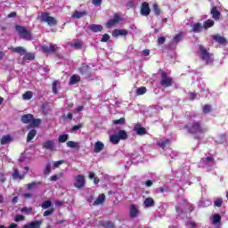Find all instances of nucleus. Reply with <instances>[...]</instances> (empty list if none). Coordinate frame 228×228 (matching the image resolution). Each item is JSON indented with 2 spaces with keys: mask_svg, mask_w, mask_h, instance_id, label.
Returning <instances> with one entry per match:
<instances>
[{
  "mask_svg": "<svg viewBox=\"0 0 228 228\" xmlns=\"http://www.w3.org/2000/svg\"><path fill=\"white\" fill-rule=\"evenodd\" d=\"M147 93V88L146 87H139L137 89V95H143V94H146Z\"/></svg>",
  "mask_w": 228,
  "mask_h": 228,
  "instance_id": "49530a36",
  "label": "nucleus"
},
{
  "mask_svg": "<svg viewBox=\"0 0 228 228\" xmlns=\"http://www.w3.org/2000/svg\"><path fill=\"white\" fill-rule=\"evenodd\" d=\"M134 131H135L136 134H138L139 136H143V134H147V129L142 126L140 123L134 125Z\"/></svg>",
  "mask_w": 228,
  "mask_h": 228,
  "instance_id": "9b49d317",
  "label": "nucleus"
},
{
  "mask_svg": "<svg viewBox=\"0 0 228 228\" xmlns=\"http://www.w3.org/2000/svg\"><path fill=\"white\" fill-rule=\"evenodd\" d=\"M211 111H213V108L211 107V105H209V104H205V105L202 107V112H203L205 115H208V113H211Z\"/></svg>",
  "mask_w": 228,
  "mask_h": 228,
  "instance_id": "72a5a7b5",
  "label": "nucleus"
},
{
  "mask_svg": "<svg viewBox=\"0 0 228 228\" xmlns=\"http://www.w3.org/2000/svg\"><path fill=\"white\" fill-rule=\"evenodd\" d=\"M12 179L14 180L20 179V181H22L24 180V175H20L19 173V169L15 168L13 169Z\"/></svg>",
  "mask_w": 228,
  "mask_h": 228,
  "instance_id": "393cba45",
  "label": "nucleus"
},
{
  "mask_svg": "<svg viewBox=\"0 0 228 228\" xmlns=\"http://www.w3.org/2000/svg\"><path fill=\"white\" fill-rule=\"evenodd\" d=\"M211 15L214 20H220V17L222 16V13L220 12V11H218V8L212 7Z\"/></svg>",
  "mask_w": 228,
  "mask_h": 228,
  "instance_id": "a211bd4d",
  "label": "nucleus"
},
{
  "mask_svg": "<svg viewBox=\"0 0 228 228\" xmlns=\"http://www.w3.org/2000/svg\"><path fill=\"white\" fill-rule=\"evenodd\" d=\"M43 149H46L47 151H56V147L54 146V141L47 140L42 143Z\"/></svg>",
  "mask_w": 228,
  "mask_h": 228,
  "instance_id": "4468645a",
  "label": "nucleus"
},
{
  "mask_svg": "<svg viewBox=\"0 0 228 228\" xmlns=\"http://www.w3.org/2000/svg\"><path fill=\"white\" fill-rule=\"evenodd\" d=\"M181 40H183V32H180L178 34H176L174 38H173V43H170L167 47L168 49H175V47H174V43L175 44H179V42H181Z\"/></svg>",
  "mask_w": 228,
  "mask_h": 228,
  "instance_id": "2eb2a0df",
  "label": "nucleus"
},
{
  "mask_svg": "<svg viewBox=\"0 0 228 228\" xmlns=\"http://www.w3.org/2000/svg\"><path fill=\"white\" fill-rule=\"evenodd\" d=\"M112 124H114V126H124L126 124V118L115 119L112 121Z\"/></svg>",
  "mask_w": 228,
  "mask_h": 228,
  "instance_id": "c9c22d12",
  "label": "nucleus"
},
{
  "mask_svg": "<svg viewBox=\"0 0 228 228\" xmlns=\"http://www.w3.org/2000/svg\"><path fill=\"white\" fill-rule=\"evenodd\" d=\"M58 85H60V82L58 80H55L52 84L53 88V94H58Z\"/></svg>",
  "mask_w": 228,
  "mask_h": 228,
  "instance_id": "a19ab883",
  "label": "nucleus"
},
{
  "mask_svg": "<svg viewBox=\"0 0 228 228\" xmlns=\"http://www.w3.org/2000/svg\"><path fill=\"white\" fill-rule=\"evenodd\" d=\"M103 150H104V143L102 142L98 141L94 143V152H95L96 154H99V152H101Z\"/></svg>",
  "mask_w": 228,
  "mask_h": 228,
  "instance_id": "6ab92c4d",
  "label": "nucleus"
},
{
  "mask_svg": "<svg viewBox=\"0 0 228 228\" xmlns=\"http://www.w3.org/2000/svg\"><path fill=\"white\" fill-rule=\"evenodd\" d=\"M22 98L24 101H29V99L33 98V93L31 91H27L25 94H23Z\"/></svg>",
  "mask_w": 228,
  "mask_h": 228,
  "instance_id": "ea45409f",
  "label": "nucleus"
},
{
  "mask_svg": "<svg viewBox=\"0 0 228 228\" xmlns=\"http://www.w3.org/2000/svg\"><path fill=\"white\" fill-rule=\"evenodd\" d=\"M142 54L144 56H149V54H151V51L149 49H145L142 51Z\"/></svg>",
  "mask_w": 228,
  "mask_h": 228,
  "instance_id": "338daca9",
  "label": "nucleus"
},
{
  "mask_svg": "<svg viewBox=\"0 0 228 228\" xmlns=\"http://www.w3.org/2000/svg\"><path fill=\"white\" fill-rule=\"evenodd\" d=\"M11 51H12V53H16V54L23 56L24 61L28 60L29 61H33V60H35V53H28L26 48L22 46L11 47Z\"/></svg>",
  "mask_w": 228,
  "mask_h": 228,
  "instance_id": "7ed1b4c3",
  "label": "nucleus"
},
{
  "mask_svg": "<svg viewBox=\"0 0 228 228\" xmlns=\"http://www.w3.org/2000/svg\"><path fill=\"white\" fill-rule=\"evenodd\" d=\"M75 188H84L85 186V176L78 175L76 177L75 183H74Z\"/></svg>",
  "mask_w": 228,
  "mask_h": 228,
  "instance_id": "f8f14e48",
  "label": "nucleus"
},
{
  "mask_svg": "<svg viewBox=\"0 0 228 228\" xmlns=\"http://www.w3.org/2000/svg\"><path fill=\"white\" fill-rule=\"evenodd\" d=\"M167 42V38L165 37H160L158 38V45H163Z\"/></svg>",
  "mask_w": 228,
  "mask_h": 228,
  "instance_id": "864d4df0",
  "label": "nucleus"
},
{
  "mask_svg": "<svg viewBox=\"0 0 228 228\" xmlns=\"http://www.w3.org/2000/svg\"><path fill=\"white\" fill-rule=\"evenodd\" d=\"M73 46L75 49H81L83 47V43L82 42H75Z\"/></svg>",
  "mask_w": 228,
  "mask_h": 228,
  "instance_id": "6e6d98bb",
  "label": "nucleus"
},
{
  "mask_svg": "<svg viewBox=\"0 0 228 228\" xmlns=\"http://www.w3.org/2000/svg\"><path fill=\"white\" fill-rule=\"evenodd\" d=\"M220 222H222V216H220V214H214L212 224H214V225H216V224H220Z\"/></svg>",
  "mask_w": 228,
  "mask_h": 228,
  "instance_id": "f704fd0d",
  "label": "nucleus"
},
{
  "mask_svg": "<svg viewBox=\"0 0 228 228\" xmlns=\"http://www.w3.org/2000/svg\"><path fill=\"white\" fill-rule=\"evenodd\" d=\"M81 82V77L77 74H74L69 78V85H76V83Z\"/></svg>",
  "mask_w": 228,
  "mask_h": 228,
  "instance_id": "5701e85b",
  "label": "nucleus"
},
{
  "mask_svg": "<svg viewBox=\"0 0 228 228\" xmlns=\"http://www.w3.org/2000/svg\"><path fill=\"white\" fill-rule=\"evenodd\" d=\"M37 136V131L35 129H32L28 132V136H27V142H29L33 138Z\"/></svg>",
  "mask_w": 228,
  "mask_h": 228,
  "instance_id": "473e14b6",
  "label": "nucleus"
},
{
  "mask_svg": "<svg viewBox=\"0 0 228 228\" xmlns=\"http://www.w3.org/2000/svg\"><path fill=\"white\" fill-rule=\"evenodd\" d=\"M15 31H17L20 37H21L23 40H31L32 38L31 31L27 30L26 27L17 25L15 27Z\"/></svg>",
  "mask_w": 228,
  "mask_h": 228,
  "instance_id": "20e7f679",
  "label": "nucleus"
},
{
  "mask_svg": "<svg viewBox=\"0 0 228 228\" xmlns=\"http://www.w3.org/2000/svg\"><path fill=\"white\" fill-rule=\"evenodd\" d=\"M51 206H53V202L51 200H45L43 202L41 208L43 209H47V208H51Z\"/></svg>",
  "mask_w": 228,
  "mask_h": 228,
  "instance_id": "79ce46f5",
  "label": "nucleus"
},
{
  "mask_svg": "<svg viewBox=\"0 0 228 228\" xmlns=\"http://www.w3.org/2000/svg\"><path fill=\"white\" fill-rule=\"evenodd\" d=\"M85 125H83V123H80L78 125H75L72 126L71 131H79V129H82V127H84Z\"/></svg>",
  "mask_w": 228,
  "mask_h": 228,
  "instance_id": "09e8293b",
  "label": "nucleus"
},
{
  "mask_svg": "<svg viewBox=\"0 0 228 228\" xmlns=\"http://www.w3.org/2000/svg\"><path fill=\"white\" fill-rule=\"evenodd\" d=\"M212 38L215 42L220 44L221 45H225V44H227V39L218 34L213 35Z\"/></svg>",
  "mask_w": 228,
  "mask_h": 228,
  "instance_id": "dca6fc26",
  "label": "nucleus"
},
{
  "mask_svg": "<svg viewBox=\"0 0 228 228\" xmlns=\"http://www.w3.org/2000/svg\"><path fill=\"white\" fill-rule=\"evenodd\" d=\"M89 31H93V33H99L102 30V25L92 24L88 27Z\"/></svg>",
  "mask_w": 228,
  "mask_h": 228,
  "instance_id": "aec40b11",
  "label": "nucleus"
},
{
  "mask_svg": "<svg viewBox=\"0 0 228 228\" xmlns=\"http://www.w3.org/2000/svg\"><path fill=\"white\" fill-rule=\"evenodd\" d=\"M54 213V208H50L43 213V216H51Z\"/></svg>",
  "mask_w": 228,
  "mask_h": 228,
  "instance_id": "8fccbe9b",
  "label": "nucleus"
},
{
  "mask_svg": "<svg viewBox=\"0 0 228 228\" xmlns=\"http://www.w3.org/2000/svg\"><path fill=\"white\" fill-rule=\"evenodd\" d=\"M37 184H41V183H37V182H33L31 183H28V190L30 191V190H33V188L37 187Z\"/></svg>",
  "mask_w": 228,
  "mask_h": 228,
  "instance_id": "3c124183",
  "label": "nucleus"
},
{
  "mask_svg": "<svg viewBox=\"0 0 228 228\" xmlns=\"http://www.w3.org/2000/svg\"><path fill=\"white\" fill-rule=\"evenodd\" d=\"M129 216L132 219L136 218V216H140V210L138 209V208H136V205L132 204L130 206Z\"/></svg>",
  "mask_w": 228,
  "mask_h": 228,
  "instance_id": "ddd939ff",
  "label": "nucleus"
},
{
  "mask_svg": "<svg viewBox=\"0 0 228 228\" xmlns=\"http://www.w3.org/2000/svg\"><path fill=\"white\" fill-rule=\"evenodd\" d=\"M153 12L157 15L161 14V9H159V5H158V4H153Z\"/></svg>",
  "mask_w": 228,
  "mask_h": 228,
  "instance_id": "c03bdc74",
  "label": "nucleus"
},
{
  "mask_svg": "<svg viewBox=\"0 0 228 228\" xmlns=\"http://www.w3.org/2000/svg\"><path fill=\"white\" fill-rule=\"evenodd\" d=\"M215 26V21L213 20H207L203 23L204 29H209V28H213Z\"/></svg>",
  "mask_w": 228,
  "mask_h": 228,
  "instance_id": "c85d7f7f",
  "label": "nucleus"
},
{
  "mask_svg": "<svg viewBox=\"0 0 228 228\" xmlns=\"http://www.w3.org/2000/svg\"><path fill=\"white\" fill-rule=\"evenodd\" d=\"M101 0H93V4H94V6H101Z\"/></svg>",
  "mask_w": 228,
  "mask_h": 228,
  "instance_id": "69168bd1",
  "label": "nucleus"
},
{
  "mask_svg": "<svg viewBox=\"0 0 228 228\" xmlns=\"http://www.w3.org/2000/svg\"><path fill=\"white\" fill-rule=\"evenodd\" d=\"M170 191V187L164 185L162 187L159 188V191H160V193H167V191Z\"/></svg>",
  "mask_w": 228,
  "mask_h": 228,
  "instance_id": "a18cd8bd",
  "label": "nucleus"
},
{
  "mask_svg": "<svg viewBox=\"0 0 228 228\" xmlns=\"http://www.w3.org/2000/svg\"><path fill=\"white\" fill-rule=\"evenodd\" d=\"M99 225L104 228H115V223L111 221L102 222Z\"/></svg>",
  "mask_w": 228,
  "mask_h": 228,
  "instance_id": "bb28decb",
  "label": "nucleus"
},
{
  "mask_svg": "<svg viewBox=\"0 0 228 228\" xmlns=\"http://www.w3.org/2000/svg\"><path fill=\"white\" fill-rule=\"evenodd\" d=\"M26 220V217L22 215H18L14 218V222H24Z\"/></svg>",
  "mask_w": 228,
  "mask_h": 228,
  "instance_id": "de8ad7c7",
  "label": "nucleus"
},
{
  "mask_svg": "<svg viewBox=\"0 0 228 228\" xmlns=\"http://www.w3.org/2000/svg\"><path fill=\"white\" fill-rule=\"evenodd\" d=\"M21 213H31V211H33V208H28V207H24L21 208Z\"/></svg>",
  "mask_w": 228,
  "mask_h": 228,
  "instance_id": "5fc2aeb1",
  "label": "nucleus"
},
{
  "mask_svg": "<svg viewBox=\"0 0 228 228\" xmlns=\"http://www.w3.org/2000/svg\"><path fill=\"white\" fill-rule=\"evenodd\" d=\"M52 169H51V164H47L45 167V169L44 171L45 175H49V174L51 173Z\"/></svg>",
  "mask_w": 228,
  "mask_h": 228,
  "instance_id": "603ef678",
  "label": "nucleus"
},
{
  "mask_svg": "<svg viewBox=\"0 0 228 228\" xmlns=\"http://www.w3.org/2000/svg\"><path fill=\"white\" fill-rule=\"evenodd\" d=\"M192 31L194 33H200V31H202V25H200V23L194 24L192 27Z\"/></svg>",
  "mask_w": 228,
  "mask_h": 228,
  "instance_id": "58836bf2",
  "label": "nucleus"
},
{
  "mask_svg": "<svg viewBox=\"0 0 228 228\" xmlns=\"http://www.w3.org/2000/svg\"><path fill=\"white\" fill-rule=\"evenodd\" d=\"M33 117V114H25L21 116V122H23V124H31Z\"/></svg>",
  "mask_w": 228,
  "mask_h": 228,
  "instance_id": "412c9836",
  "label": "nucleus"
},
{
  "mask_svg": "<svg viewBox=\"0 0 228 228\" xmlns=\"http://www.w3.org/2000/svg\"><path fill=\"white\" fill-rule=\"evenodd\" d=\"M145 185L148 187V188H151V186H152V182L151 180H147L145 182Z\"/></svg>",
  "mask_w": 228,
  "mask_h": 228,
  "instance_id": "774afa93",
  "label": "nucleus"
},
{
  "mask_svg": "<svg viewBox=\"0 0 228 228\" xmlns=\"http://www.w3.org/2000/svg\"><path fill=\"white\" fill-rule=\"evenodd\" d=\"M67 147H69L70 149H79V143L74 141H69L67 142Z\"/></svg>",
  "mask_w": 228,
  "mask_h": 228,
  "instance_id": "4c0bfd02",
  "label": "nucleus"
},
{
  "mask_svg": "<svg viewBox=\"0 0 228 228\" xmlns=\"http://www.w3.org/2000/svg\"><path fill=\"white\" fill-rule=\"evenodd\" d=\"M199 51H200V58L202 60V61H205L206 65H210V63H213L215 61V57L213 53H209L208 49L202 45H199Z\"/></svg>",
  "mask_w": 228,
  "mask_h": 228,
  "instance_id": "f03ea898",
  "label": "nucleus"
},
{
  "mask_svg": "<svg viewBox=\"0 0 228 228\" xmlns=\"http://www.w3.org/2000/svg\"><path fill=\"white\" fill-rule=\"evenodd\" d=\"M112 37H120L119 29H114L112 32Z\"/></svg>",
  "mask_w": 228,
  "mask_h": 228,
  "instance_id": "680f3d73",
  "label": "nucleus"
},
{
  "mask_svg": "<svg viewBox=\"0 0 228 228\" xmlns=\"http://www.w3.org/2000/svg\"><path fill=\"white\" fill-rule=\"evenodd\" d=\"M78 72L81 74V76H84V77L86 78L92 76V69L86 63L81 65V67L78 69Z\"/></svg>",
  "mask_w": 228,
  "mask_h": 228,
  "instance_id": "0eeeda50",
  "label": "nucleus"
},
{
  "mask_svg": "<svg viewBox=\"0 0 228 228\" xmlns=\"http://www.w3.org/2000/svg\"><path fill=\"white\" fill-rule=\"evenodd\" d=\"M110 142L113 145H118L120 142V137H118V134H112L110 136Z\"/></svg>",
  "mask_w": 228,
  "mask_h": 228,
  "instance_id": "b1692460",
  "label": "nucleus"
},
{
  "mask_svg": "<svg viewBox=\"0 0 228 228\" xmlns=\"http://www.w3.org/2000/svg\"><path fill=\"white\" fill-rule=\"evenodd\" d=\"M223 204H224V200H222V198H217L214 202V205L216 206V208H222Z\"/></svg>",
  "mask_w": 228,
  "mask_h": 228,
  "instance_id": "37998d69",
  "label": "nucleus"
},
{
  "mask_svg": "<svg viewBox=\"0 0 228 228\" xmlns=\"http://www.w3.org/2000/svg\"><path fill=\"white\" fill-rule=\"evenodd\" d=\"M106 202V195L104 193L99 194L97 199L94 201L93 206H101Z\"/></svg>",
  "mask_w": 228,
  "mask_h": 228,
  "instance_id": "f3484780",
  "label": "nucleus"
},
{
  "mask_svg": "<svg viewBox=\"0 0 228 228\" xmlns=\"http://www.w3.org/2000/svg\"><path fill=\"white\" fill-rule=\"evenodd\" d=\"M157 145H158L159 147H160V149L165 150V148H166L167 145H170V139H167V140H165V141L159 142H157Z\"/></svg>",
  "mask_w": 228,
  "mask_h": 228,
  "instance_id": "2f4dec72",
  "label": "nucleus"
},
{
  "mask_svg": "<svg viewBox=\"0 0 228 228\" xmlns=\"http://www.w3.org/2000/svg\"><path fill=\"white\" fill-rule=\"evenodd\" d=\"M10 142H13V138H12V135L7 134V135H4L1 138L0 143L1 145H6V143H10Z\"/></svg>",
  "mask_w": 228,
  "mask_h": 228,
  "instance_id": "4be33fe9",
  "label": "nucleus"
},
{
  "mask_svg": "<svg viewBox=\"0 0 228 228\" xmlns=\"http://www.w3.org/2000/svg\"><path fill=\"white\" fill-rule=\"evenodd\" d=\"M42 53L45 54H51L56 53L58 51V45L54 44H50L49 46L44 45L41 46Z\"/></svg>",
  "mask_w": 228,
  "mask_h": 228,
  "instance_id": "6e6552de",
  "label": "nucleus"
},
{
  "mask_svg": "<svg viewBox=\"0 0 228 228\" xmlns=\"http://www.w3.org/2000/svg\"><path fill=\"white\" fill-rule=\"evenodd\" d=\"M40 22H46L48 26H56V24H58V20H56V18L51 16L49 12L41 13Z\"/></svg>",
  "mask_w": 228,
  "mask_h": 228,
  "instance_id": "39448f33",
  "label": "nucleus"
},
{
  "mask_svg": "<svg viewBox=\"0 0 228 228\" xmlns=\"http://www.w3.org/2000/svg\"><path fill=\"white\" fill-rule=\"evenodd\" d=\"M140 13L143 17H149V15H151V6H149V3L147 2L142 3Z\"/></svg>",
  "mask_w": 228,
  "mask_h": 228,
  "instance_id": "1a4fd4ad",
  "label": "nucleus"
},
{
  "mask_svg": "<svg viewBox=\"0 0 228 228\" xmlns=\"http://www.w3.org/2000/svg\"><path fill=\"white\" fill-rule=\"evenodd\" d=\"M183 129L189 134H204V133H208V128L202 126V123L199 121H190L186 125H184Z\"/></svg>",
  "mask_w": 228,
  "mask_h": 228,
  "instance_id": "f257e3e1",
  "label": "nucleus"
},
{
  "mask_svg": "<svg viewBox=\"0 0 228 228\" xmlns=\"http://www.w3.org/2000/svg\"><path fill=\"white\" fill-rule=\"evenodd\" d=\"M41 124H42V119L35 118L34 117L32 118V121L30 122L31 127H40Z\"/></svg>",
  "mask_w": 228,
  "mask_h": 228,
  "instance_id": "a878e982",
  "label": "nucleus"
},
{
  "mask_svg": "<svg viewBox=\"0 0 228 228\" xmlns=\"http://www.w3.org/2000/svg\"><path fill=\"white\" fill-rule=\"evenodd\" d=\"M160 86H166L167 88L173 86L174 85V78L171 77H168V74L165 71L160 73Z\"/></svg>",
  "mask_w": 228,
  "mask_h": 228,
  "instance_id": "423d86ee",
  "label": "nucleus"
},
{
  "mask_svg": "<svg viewBox=\"0 0 228 228\" xmlns=\"http://www.w3.org/2000/svg\"><path fill=\"white\" fill-rule=\"evenodd\" d=\"M83 110H85V107L83 105L78 106L76 110H75V113H79L81 111H83Z\"/></svg>",
  "mask_w": 228,
  "mask_h": 228,
  "instance_id": "052dcab7",
  "label": "nucleus"
},
{
  "mask_svg": "<svg viewBox=\"0 0 228 228\" xmlns=\"http://www.w3.org/2000/svg\"><path fill=\"white\" fill-rule=\"evenodd\" d=\"M120 14L116 13L114 14V18L112 20H110L107 24H106V28H108L109 29L113 28V26H115V24H118V22H120Z\"/></svg>",
  "mask_w": 228,
  "mask_h": 228,
  "instance_id": "9d476101",
  "label": "nucleus"
},
{
  "mask_svg": "<svg viewBox=\"0 0 228 228\" xmlns=\"http://www.w3.org/2000/svg\"><path fill=\"white\" fill-rule=\"evenodd\" d=\"M119 36L127 37V30L126 29H119Z\"/></svg>",
  "mask_w": 228,
  "mask_h": 228,
  "instance_id": "bf43d9fd",
  "label": "nucleus"
},
{
  "mask_svg": "<svg viewBox=\"0 0 228 228\" xmlns=\"http://www.w3.org/2000/svg\"><path fill=\"white\" fill-rule=\"evenodd\" d=\"M86 15V12H79V11H75L72 14L73 19H81V17H85Z\"/></svg>",
  "mask_w": 228,
  "mask_h": 228,
  "instance_id": "c756f323",
  "label": "nucleus"
},
{
  "mask_svg": "<svg viewBox=\"0 0 228 228\" xmlns=\"http://www.w3.org/2000/svg\"><path fill=\"white\" fill-rule=\"evenodd\" d=\"M8 19H12L14 17H17V13L15 12H12L7 15Z\"/></svg>",
  "mask_w": 228,
  "mask_h": 228,
  "instance_id": "0e129e2a",
  "label": "nucleus"
},
{
  "mask_svg": "<svg viewBox=\"0 0 228 228\" xmlns=\"http://www.w3.org/2000/svg\"><path fill=\"white\" fill-rule=\"evenodd\" d=\"M63 163H65V160H58V161L53 163V167L55 168H58V167H60V165H63Z\"/></svg>",
  "mask_w": 228,
  "mask_h": 228,
  "instance_id": "13d9d810",
  "label": "nucleus"
},
{
  "mask_svg": "<svg viewBox=\"0 0 228 228\" xmlns=\"http://www.w3.org/2000/svg\"><path fill=\"white\" fill-rule=\"evenodd\" d=\"M118 136L119 137V140H127V138H129V135L127 134V132H126V130H119L118 133Z\"/></svg>",
  "mask_w": 228,
  "mask_h": 228,
  "instance_id": "7c9ffc66",
  "label": "nucleus"
},
{
  "mask_svg": "<svg viewBox=\"0 0 228 228\" xmlns=\"http://www.w3.org/2000/svg\"><path fill=\"white\" fill-rule=\"evenodd\" d=\"M68 140H69L68 134L59 135V138H58L59 143H65V142H67Z\"/></svg>",
  "mask_w": 228,
  "mask_h": 228,
  "instance_id": "e433bc0d",
  "label": "nucleus"
},
{
  "mask_svg": "<svg viewBox=\"0 0 228 228\" xmlns=\"http://www.w3.org/2000/svg\"><path fill=\"white\" fill-rule=\"evenodd\" d=\"M109 40H110V35L108 34H104L101 38V42H108Z\"/></svg>",
  "mask_w": 228,
  "mask_h": 228,
  "instance_id": "4d7b16f0",
  "label": "nucleus"
},
{
  "mask_svg": "<svg viewBox=\"0 0 228 228\" xmlns=\"http://www.w3.org/2000/svg\"><path fill=\"white\" fill-rule=\"evenodd\" d=\"M205 161H207V163H211V162L215 161V158L207 157V158H205Z\"/></svg>",
  "mask_w": 228,
  "mask_h": 228,
  "instance_id": "e2e57ef3",
  "label": "nucleus"
},
{
  "mask_svg": "<svg viewBox=\"0 0 228 228\" xmlns=\"http://www.w3.org/2000/svg\"><path fill=\"white\" fill-rule=\"evenodd\" d=\"M143 205L145 206V208H152V206H154V199L146 198L143 201Z\"/></svg>",
  "mask_w": 228,
  "mask_h": 228,
  "instance_id": "cd10ccee",
  "label": "nucleus"
}]
</instances>
